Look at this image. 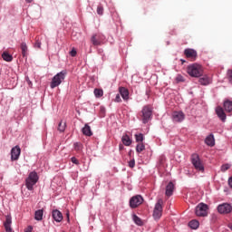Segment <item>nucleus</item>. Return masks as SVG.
Segmentation results:
<instances>
[{
  "mask_svg": "<svg viewBox=\"0 0 232 232\" xmlns=\"http://www.w3.org/2000/svg\"><path fill=\"white\" fill-rule=\"evenodd\" d=\"M73 146L74 151H77V153H81V151H82V144L81 142H75Z\"/></svg>",
  "mask_w": 232,
  "mask_h": 232,
  "instance_id": "nucleus-29",
  "label": "nucleus"
},
{
  "mask_svg": "<svg viewBox=\"0 0 232 232\" xmlns=\"http://www.w3.org/2000/svg\"><path fill=\"white\" fill-rule=\"evenodd\" d=\"M121 95L120 94H117L115 99H114V102H121Z\"/></svg>",
  "mask_w": 232,
  "mask_h": 232,
  "instance_id": "nucleus-39",
  "label": "nucleus"
},
{
  "mask_svg": "<svg viewBox=\"0 0 232 232\" xmlns=\"http://www.w3.org/2000/svg\"><path fill=\"white\" fill-rule=\"evenodd\" d=\"M119 150H120V151H122V150H124V145L120 144L119 145Z\"/></svg>",
  "mask_w": 232,
  "mask_h": 232,
  "instance_id": "nucleus-44",
  "label": "nucleus"
},
{
  "mask_svg": "<svg viewBox=\"0 0 232 232\" xmlns=\"http://www.w3.org/2000/svg\"><path fill=\"white\" fill-rule=\"evenodd\" d=\"M135 139H136V142L142 143V141L144 140V134L142 133L135 134Z\"/></svg>",
  "mask_w": 232,
  "mask_h": 232,
  "instance_id": "nucleus-32",
  "label": "nucleus"
},
{
  "mask_svg": "<svg viewBox=\"0 0 232 232\" xmlns=\"http://www.w3.org/2000/svg\"><path fill=\"white\" fill-rule=\"evenodd\" d=\"M200 224L198 223V220L193 219L188 223V227H190L191 229H198V226Z\"/></svg>",
  "mask_w": 232,
  "mask_h": 232,
  "instance_id": "nucleus-27",
  "label": "nucleus"
},
{
  "mask_svg": "<svg viewBox=\"0 0 232 232\" xmlns=\"http://www.w3.org/2000/svg\"><path fill=\"white\" fill-rule=\"evenodd\" d=\"M164 204V200L162 198L158 199L154 210H153V218L154 220H160V217H162V205Z\"/></svg>",
  "mask_w": 232,
  "mask_h": 232,
  "instance_id": "nucleus-5",
  "label": "nucleus"
},
{
  "mask_svg": "<svg viewBox=\"0 0 232 232\" xmlns=\"http://www.w3.org/2000/svg\"><path fill=\"white\" fill-rule=\"evenodd\" d=\"M198 82L202 86H208V84H211V79L208 76H203V77L199 78Z\"/></svg>",
  "mask_w": 232,
  "mask_h": 232,
  "instance_id": "nucleus-22",
  "label": "nucleus"
},
{
  "mask_svg": "<svg viewBox=\"0 0 232 232\" xmlns=\"http://www.w3.org/2000/svg\"><path fill=\"white\" fill-rule=\"evenodd\" d=\"M2 59H4V61H6V63H12V61H14V56L8 53V52H4L2 53Z\"/></svg>",
  "mask_w": 232,
  "mask_h": 232,
  "instance_id": "nucleus-25",
  "label": "nucleus"
},
{
  "mask_svg": "<svg viewBox=\"0 0 232 232\" xmlns=\"http://www.w3.org/2000/svg\"><path fill=\"white\" fill-rule=\"evenodd\" d=\"M70 55H71V57H75V55H77V51L75 49H72L70 52Z\"/></svg>",
  "mask_w": 232,
  "mask_h": 232,
  "instance_id": "nucleus-40",
  "label": "nucleus"
},
{
  "mask_svg": "<svg viewBox=\"0 0 232 232\" xmlns=\"http://www.w3.org/2000/svg\"><path fill=\"white\" fill-rule=\"evenodd\" d=\"M176 82H184V76L179 74V75L176 77Z\"/></svg>",
  "mask_w": 232,
  "mask_h": 232,
  "instance_id": "nucleus-36",
  "label": "nucleus"
},
{
  "mask_svg": "<svg viewBox=\"0 0 232 232\" xmlns=\"http://www.w3.org/2000/svg\"><path fill=\"white\" fill-rule=\"evenodd\" d=\"M197 217H208V205L200 203L196 208Z\"/></svg>",
  "mask_w": 232,
  "mask_h": 232,
  "instance_id": "nucleus-7",
  "label": "nucleus"
},
{
  "mask_svg": "<svg viewBox=\"0 0 232 232\" xmlns=\"http://www.w3.org/2000/svg\"><path fill=\"white\" fill-rule=\"evenodd\" d=\"M44 215V209H38L34 212V219L41 221L43 220V217Z\"/></svg>",
  "mask_w": 232,
  "mask_h": 232,
  "instance_id": "nucleus-24",
  "label": "nucleus"
},
{
  "mask_svg": "<svg viewBox=\"0 0 232 232\" xmlns=\"http://www.w3.org/2000/svg\"><path fill=\"white\" fill-rule=\"evenodd\" d=\"M205 143L207 146H210V147L215 146V136H213V134L208 135L205 139Z\"/></svg>",
  "mask_w": 232,
  "mask_h": 232,
  "instance_id": "nucleus-21",
  "label": "nucleus"
},
{
  "mask_svg": "<svg viewBox=\"0 0 232 232\" xmlns=\"http://www.w3.org/2000/svg\"><path fill=\"white\" fill-rule=\"evenodd\" d=\"M146 150V146H144V143H138L136 146V151L138 153H141V151H144Z\"/></svg>",
  "mask_w": 232,
  "mask_h": 232,
  "instance_id": "nucleus-30",
  "label": "nucleus"
},
{
  "mask_svg": "<svg viewBox=\"0 0 232 232\" xmlns=\"http://www.w3.org/2000/svg\"><path fill=\"white\" fill-rule=\"evenodd\" d=\"M82 131L86 137H92V135H93V132H92V127H90L88 124H85Z\"/></svg>",
  "mask_w": 232,
  "mask_h": 232,
  "instance_id": "nucleus-20",
  "label": "nucleus"
},
{
  "mask_svg": "<svg viewBox=\"0 0 232 232\" xmlns=\"http://www.w3.org/2000/svg\"><path fill=\"white\" fill-rule=\"evenodd\" d=\"M160 164H162V162H164V158H161V159L160 160Z\"/></svg>",
  "mask_w": 232,
  "mask_h": 232,
  "instance_id": "nucleus-47",
  "label": "nucleus"
},
{
  "mask_svg": "<svg viewBox=\"0 0 232 232\" xmlns=\"http://www.w3.org/2000/svg\"><path fill=\"white\" fill-rule=\"evenodd\" d=\"M25 232H32V227H30Z\"/></svg>",
  "mask_w": 232,
  "mask_h": 232,
  "instance_id": "nucleus-46",
  "label": "nucleus"
},
{
  "mask_svg": "<svg viewBox=\"0 0 232 232\" xmlns=\"http://www.w3.org/2000/svg\"><path fill=\"white\" fill-rule=\"evenodd\" d=\"M173 191H175V184H173V182L170 181L166 187L165 195L167 197H171V195H173Z\"/></svg>",
  "mask_w": 232,
  "mask_h": 232,
  "instance_id": "nucleus-17",
  "label": "nucleus"
},
{
  "mask_svg": "<svg viewBox=\"0 0 232 232\" xmlns=\"http://www.w3.org/2000/svg\"><path fill=\"white\" fill-rule=\"evenodd\" d=\"M91 43H92L93 46H101V44H102L101 34H93L91 37Z\"/></svg>",
  "mask_w": 232,
  "mask_h": 232,
  "instance_id": "nucleus-14",
  "label": "nucleus"
},
{
  "mask_svg": "<svg viewBox=\"0 0 232 232\" xmlns=\"http://www.w3.org/2000/svg\"><path fill=\"white\" fill-rule=\"evenodd\" d=\"M216 113L218 117V119H220V121H222V122H226V112L224 111V109L220 106L216 108Z\"/></svg>",
  "mask_w": 232,
  "mask_h": 232,
  "instance_id": "nucleus-13",
  "label": "nucleus"
},
{
  "mask_svg": "<svg viewBox=\"0 0 232 232\" xmlns=\"http://www.w3.org/2000/svg\"><path fill=\"white\" fill-rule=\"evenodd\" d=\"M21 50L23 57H26L28 55V45H26V43L21 44Z\"/></svg>",
  "mask_w": 232,
  "mask_h": 232,
  "instance_id": "nucleus-26",
  "label": "nucleus"
},
{
  "mask_svg": "<svg viewBox=\"0 0 232 232\" xmlns=\"http://www.w3.org/2000/svg\"><path fill=\"white\" fill-rule=\"evenodd\" d=\"M53 218L55 222H62L63 221V213L58 209L53 210Z\"/></svg>",
  "mask_w": 232,
  "mask_h": 232,
  "instance_id": "nucleus-18",
  "label": "nucleus"
},
{
  "mask_svg": "<svg viewBox=\"0 0 232 232\" xmlns=\"http://www.w3.org/2000/svg\"><path fill=\"white\" fill-rule=\"evenodd\" d=\"M105 109L103 107H101V113H104Z\"/></svg>",
  "mask_w": 232,
  "mask_h": 232,
  "instance_id": "nucleus-45",
  "label": "nucleus"
},
{
  "mask_svg": "<svg viewBox=\"0 0 232 232\" xmlns=\"http://www.w3.org/2000/svg\"><path fill=\"white\" fill-rule=\"evenodd\" d=\"M218 211L221 215H227L232 211V206L229 203H223L218 207Z\"/></svg>",
  "mask_w": 232,
  "mask_h": 232,
  "instance_id": "nucleus-9",
  "label": "nucleus"
},
{
  "mask_svg": "<svg viewBox=\"0 0 232 232\" xmlns=\"http://www.w3.org/2000/svg\"><path fill=\"white\" fill-rule=\"evenodd\" d=\"M172 119L174 122H182L186 119V115L182 111H174L172 113Z\"/></svg>",
  "mask_w": 232,
  "mask_h": 232,
  "instance_id": "nucleus-10",
  "label": "nucleus"
},
{
  "mask_svg": "<svg viewBox=\"0 0 232 232\" xmlns=\"http://www.w3.org/2000/svg\"><path fill=\"white\" fill-rule=\"evenodd\" d=\"M187 72L190 77H200L202 75V66L193 63L188 66Z\"/></svg>",
  "mask_w": 232,
  "mask_h": 232,
  "instance_id": "nucleus-4",
  "label": "nucleus"
},
{
  "mask_svg": "<svg viewBox=\"0 0 232 232\" xmlns=\"http://www.w3.org/2000/svg\"><path fill=\"white\" fill-rule=\"evenodd\" d=\"M39 182V175L37 172L32 171L29 173L28 177L25 179V186L29 191H34V186Z\"/></svg>",
  "mask_w": 232,
  "mask_h": 232,
  "instance_id": "nucleus-2",
  "label": "nucleus"
},
{
  "mask_svg": "<svg viewBox=\"0 0 232 232\" xmlns=\"http://www.w3.org/2000/svg\"><path fill=\"white\" fill-rule=\"evenodd\" d=\"M132 218L135 224H137V226H142V219H140V218H139L137 215L134 214L132 216Z\"/></svg>",
  "mask_w": 232,
  "mask_h": 232,
  "instance_id": "nucleus-31",
  "label": "nucleus"
},
{
  "mask_svg": "<svg viewBox=\"0 0 232 232\" xmlns=\"http://www.w3.org/2000/svg\"><path fill=\"white\" fill-rule=\"evenodd\" d=\"M184 53L187 59H190L191 61H196L197 59V51L193 49H185Z\"/></svg>",
  "mask_w": 232,
  "mask_h": 232,
  "instance_id": "nucleus-12",
  "label": "nucleus"
},
{
  "mask_svg": "<svg viewBox=\"0 0 232 232\" xmlns=\"http://www.w3.org/2000/svg\"><path fill=\"white\" fill-rule=\"evenodd\" d=\"M71 161L72 162V164H75L76 166H79V160H77V158H75V157H72V159H71Z\"/></svg>",
  "mask_w": 232,
  "mask_h": 232,
  "instance_id": "nucleus-38",
  "label": "nucleus"
},
{
  "mask_svg": "<svg viewBox=\"0 0 232 232\" xmlns=\"http://www.w3.org/2000/svg\"><path fill=\"white\" fill-rule=\"evenodd\" d=\"M224 110L227 111V113H232V102L229 100H226L224 102Z\"/></svg>",
  "mask_w": 232,
  "mask_h": 232,
  "instance_id": "nucleus-19",
  "label": "nucleus"
},
{
  "mask_svg": "<svg viewBox=\"0 0 232 232\" xmlns=\"http://www.w3.org/2000/svg\"><path fill=\"white\" fill-rule=\"evenodd\" d=\"M142 202H144V198H142L140 195H137L130 198V206L132 209H135V208H139Z\"/></svg>",
  "mask_w": 232,
  "mask_h": 232,
  "instance_id": "nucleus-8",
  "label": "nucleus"
},
{
  "mask_svg": "<svg viewBox=\"0 0 232 232\" xmlns=\"http://www.w3.org/2000/svg\"><path fill=\"white\" fill-rule=\"evenodd\" d=\"M34 48H41V42L39 40H36L34 44Z\"/></svg>",
  "mask_w": 232,
  "mask_h": 232,
  "instance_id": "nucleus-42",
  "label": "nucleus"
},
{
  "mask_svg": "<svg viewBox=\"0 0 232 232\" xmlns=\"http://www.w3.org/2000/svg\"><path fill=\"white\" fill-rule=\"evenodd\" d=\"M129 167L130 168H135V160H132L129 161Z\"/></svg>",
  "mask_w": 232,
  "mask_h": 232,
  "instance_id": "nucleus-41",
  "label": "nucleus"
},
{
  "mask_svg": "<svg viewBox=\"0 0 232 232\" xmlns=\"http://www.w3.org/2000/svg\"><path fill=\"white\" fill-rule=\"evenodd\" d=\"M229 168H231V165H229V164H224V165L221 166V171H222L223 173H225V171H227V169H229Z\"/></svg>",
  "mask_w": 232,
  "mask_h": 232,
  "instance_id": "nucleus-34",
  "label": "nucleus"
},
{
  "mask_svg": "<svg viewBox=\"0 0 232 232\" xmlns=\"http://www.w3.org/2000/svg\"><path fill=\"white\" fill-rule=\"evenodd\" d=\"M25 80H26L28 86H30L32 88V81H30V78L26 77Z\"/></svg>",
  "mask_w": 232,
  "mask_h": 232,
  "instance_id": "nucleus-43",
  "label": "nucleus"
},
{
  "mask_svg": "<svg viewBox=\"0 0 232 232\" xmlns=\"http://www.w3.org/2000/svg\"><path fill=\"white\" fill-rule=\"evenodd\" d=\"M94 95L97 99H101L104 95V91L102 89H94Z\"/></svg>",
  "mask_w": 232,
  "mask_h": 232,
  "instance_id": "nucleus-28",
  "label": "nucleus"
},
{
  "mask_svg": "<svg viewBox=\"0 0 232 232\" xmlns=\"http://www.w3.org/2000/svg\"><path fill=\"white\" fill-rule=\"evenodd\" d=\"M97 14L98 15H102V14H104V7H102V5H99L97 7Z\"/></svg>",
  "mask_w": 232,
  "mask_h": 232,
  "instance_id": "nucleus-35",
  "label": "nucleus"
},
{
  "mask_svg": "<svg viewBox=\"0 0 232 232\" xmlns=\"http://www.w3.org/2000/svg\"><path fill=\"white\" fill-rule=\"evenodd\" d=\"M121 142L124 146H131V138L128 134H125L121 138Z\"/></svg>",
  "mask_w": 232,
  "mask_h": 232,
  "instance_id": "nucleus-23",
  "label": "nucleus"
},
{
  "mask_svg": "<svg viewBox=\"0 0 232 232\" xmlns=\"http://www.w3.org/2000/svg\"><path fill=\"white\" fill-rule=\"evenodd\" d=\"M191 162L198 171H204V164H202V160H200V157L198 154H192Z\"/></svg>",
  "mask_w": 232,
  "mask_h": 232,
  "instance_id": "nucleus-6",
  "label": "nucleus"
},
{
  "mask_svg": "<svg viewBox=\"0 0 232 232\" xmlns=\"http://www.w3.org/2000/svg\"><path fill=\"white\" fill-rule=\"evenodd\" d=\"M5 232H12V217L6 216L5 222L4 223Z\"/></svg>",
  "mask_w": 232,
  "mask_h": 232,
  "instance_id": "nucleus-16",
  "label": "nucleus"
},
{
  "mask_svg": "<svg viewBox=\"0 0 232 232\" xmlns=\"http://www.w3.org/2000/svg\"><path fill=\"white\" fill-rule=\"evenodd\" d=\"M227 77H228L229 82L232 84V69H231V70H228V72H227Z\"/></svg>",
  "mask_w": 232,
  "mask_h": 232,
  "instance_id": "nucleus-37",
  "label": "nucleus"
},
{
  "mask_svg": "<svg viewBox=\"0 0 232 232\" xmlns=\"http://www.w3.org/2000/svg\"><path fill=\"white\" fill-rule=\"evenodd\" d=\"M67 74H68V72H66V70H63V71L58 72L56 75H54L53 77L51 84H50L52 90H53V88H57V86H60V84L63 82V81H64V79H66Z\"/></svg>",
  "mask_w": 232,
  "mask_h": 232,
  "instance_id": "nucleus-3",
  "label": "nucleus"
},
{
  "mask_svg": "<svg viewBox=\"0 0 232 232\" xmlns=\"http://www.w3.org/2000/svg\"><path fill=\"white\" fill-rule=\"evenodd\" d=\"M67 218H68V222H70V215L67 214Z\"/></svg>",
  "mask_w": 232,
  "mask_h": 232,
  "instance_id": "nucleus-49",
  "label": "nucleus"
},
{
  "mask_svg": "<svg viewBox=\"0 0 232 232\" xmlns=\"http://www.w3.org/2000/svg\"><path fill=\"white\" fill-rule=\"evenodd\" d=\"M66 130V122L65 121H60L58 125V130L61 132L64 131Z\"/></svg>",
  "mask_w": 232,
  "mask_h": 232,
  "instance_id": "nucleus-33",
  "label": "nucleus"
},
{
  "mask_svg": "<svg viewBox=\"0 0 232 232\" xmlns=\"http://www.w3.org/2000/svg\"><path fill=\"white\" fill-rule=\"evenodd\" d=\"M153 115V109L150 105H145L140 112V117L143 124H148L151 121Z\"/></svg>",
  "mask_w": 232,
  "mask_h": 232,
  "instance_id": "nucleus-1",
  "label": "nucleus"
},
{
  "mask_svg": "<svg viewBox=\"0 0 232 232\" xmlns=\"http://www.w3.org/2000/svg\"><path fill=\"white\" fill-rule=\"evenodd\" d=\"M119 92L120 95H121L123 101H128V99H130V91H128L126 87H120Z\"/></svg>",
  "mask_w": 232,
  "mask_h": 232,
  "instance_id": "nucleus-15",
  "label": "nucleus"
},
{
  "mask_svg": "<svg viewBox=\"0 0 232 232\" xmlns=\"http://www.w3.org/2000/svg\"><path fill=\"white\" fill-rule=\"evenodd\" d=\"M26 1V3H32V1H34V0H25Z\"/></svg>",
  "mask_w": 232,
  "mask_h": 232,
  "instance_id": "nucleus-48",
  "label": "nucleus"
},
{
  "mask_svg": "<svg viewBox=\"0 0 232 232\" xmlns=\"http://www.w3.org/2000/svg\"><path fill=\"white\" fill-rule=\"evenodd\" d=\"M21 155V148L19 146H15L11 150V160H19V156Z\"/></svg>",
  "mask_w": 232,
  "mask_h": 232,
  "instance_id": "nucleus-11",
  "label": "nucleus"
}]
</instances>
